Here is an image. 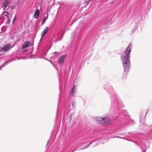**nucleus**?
<instances>
[{"mask_svg": "<svg viewBox=\"0 0 152 152\" xmlns=\"http://www.w3.org/2000/svg\"><path fill=\"white\" fill-rule=\"evenodd\" d=\"M119 134L120 135H123V136H125V134H124V133H120V134Z\"/></svg>", "mask_w": 152, "mask_h": 152, "instance_id": "nucleus-30", "label": "nucleus"}, {"mask_svg": "<svg viewBox=\"0 0 152 152\" xmlns=\"http://www.w3.org/2000/svg\"><path fill=\"white\" fill-rule=\"evenodd\" d=\"M113 2H114V1H112V2H111V4H113Z\"/></svg>", "mask_w": 152, "mask_h": 152, "instance_id": "nucleus-38", "label": "nucleus"}, {"mask_svg": "<svg viewBox=\"0 0 152 152\" xmlns=\"http://www.w3.org/2000/svg\"><path fill=\"white\" fill-rule=\"evenodd\" d=\"M76 86L74 85L72 88L70 93V95L73 97H74L76 94Z\"/></svg>", "mask_w": 152, "mask_h": 152, "instance_id": "nucleus-9", "label": "nucleus"}, {"mask_svg": "<svg viewBox=\"0 0 152 152\" xmlns=\"http://www.w3.org/2000/svg\"><path fill=\"white\" fill-rule=\"evenodd\" d=\"M96 120L100 124L105 126H107L111 123V121L109 117L106 115L104 117H96Z\"/></svg>", "mask_w": 152, "mask_h": 152, "instance_id": "nucleus-3", "label": "nucleus"}, {"mask_svg": "<svg viewBox=\"0 0 152 152\" xmlns=\"http://www.w3.org/2000/svg\"><path fill=\"white\" fill-rule=\"evenodd\" d=\"M50 10H49L48 8L47 9V12L48 14L50 12Z\"/></svg>", "mask_w": 152, "mask_h": 152, "instance_id": "nucleus-27", "label": "nucleus"}, {"mask_svg": "<svg viewBox=\"0 0 152 152\" xmlns=\"http://www.w3.org/2000/svg\"><path fill=\"white\" fill-rule=\"evenodd\" d=\"M95 141H94L90 142L88 145H87L86 146V145H84L82 146H81V145H80L77 148H76L72 152H74L75 151H79L80 150H82L86 149L88 148L90 145H91L92 143L94 142Z\"/></svg>", "mask_w": 152, "mask_h": 152, "instance_id": "nucleus-6", "label": "nucleus"}, {"mask_svg": "<svg viewBox=\"0 0 152 152\" xmlns=\"http://www.w3.org/2000/svg\"><path fill=\"white\" fill-rule=\"evenodd\" d=\"M63 36V34L62 35V36L60 38H59V39H57L55 40L54 41V42L55 43H56L57 42H58V41H60V40H61L62 39Z\"/></svg>", "mask_w": 152, "mask_h": 152, "instance_id": "nucleus-21", "label": "nucleus"}, {"mask_svg": "<svg viewBox=\"0 0 152 152\" xmlns=\"http://www.w3.org/2000/svg\"><path fill=\"white\" fill-rule=\"evenodd\" d=\"M50 63H51V64H52V61H50Z\"/></svg>", "mask_w": 152, "mask_h": 152, "instance_id": "nucleus-41", "label": "nucleus"}, {"mask_svg": "<svg viewBox=\"0 0 152 152\" xmlns=\"http://www.w3.org/2000/svg\"><path fill=\"white\" fill-rule=\"evenodd\" d=\"M20 59V58H14V59H12V60H10L9 61H7V62H4V63L1 66V67H2V68H3V67H4L5 66H6L8 64L10 63V62H11L13 61H14L16 59Z\"/></svg>", "mask_w": 152, "mask_h": 152, "instance_id": "nucleus-13", "label": "nucleus"}, {"mask_svg": "<svg viewBox=\"0 0 152 152\" xmlns=\"http://www.w3.org/2000/svg\"><path fill=\"white\" fill-rule=\"evenodd\" d=\"M112 137L113 138H121V139H124V137H119L118 136H113Z\"/></svg>", "mask_w": 152, "mask_h": 152, "instance_id": "nucleus-25", "label": "nucleus"}, {"mask_svg": "<svg viewBox=\"0 0 152 152\" xmlns=\"http://www.w3.org/2000/svg\"><path fill=\"white\" fill-rule=\"evenodd\" d=\"M66 55H62L59 58L58 62L59 64H64V60L66 58Z\"/></svg>", "mask_w": 152, "mask_h": 152, "instance_id": "nucleus-8", "label": "nucleus"}, {"mask_svg": "<svg viewBox=\"0 0 152 152\" xmlns=\"http://www.w3.org/2000/svg\"><path fill=\"white\" fill-rule=\"evenodd\" d=\"M77 77H76V78H75V81H77Z\"/></svg>", "mask_w": 152, "mask_h": 152, "instance_id": "nucleus-34", "label": "nucleus"}, {"mask_svg": "<svg viewBox=\"0 0 152 152\" xmlns=\"http://www.w3.org/2000/svg\"><path fill=\"white\" fill-rule=\"evenodd\" d=\"M70 97V96H69L68 97V99H69V98Z\"/></svg>", "mask_w": 152, "mask_h": 152, "instance_id": "nucleus-43", "label": "nucleus"}, {"mask_svg": "<svg viewBox=\"0 0 152 152\" xmlns=\"http://www.w3.org/2000/svg\"><path fill=\"white\" fill-rule=\"evenodd\" d=\"M147 148H146L145 149V151L144 152H146V150H147Z\"/></svg>", "mask_w": 152, "mask_h": 152, "instance_id": "nucleus-35", "label": "nucleus"}, {"mask_svg": "<svg viewBox=\"0 0 152 152\" xmlns=\"http://www.w3.org/2000/svg\"><path fill=\"white\" fill-rule=\"evenodd\" d=\"M53 54H55L56 55L58 54V53L56 52H55L53 53Z\"/></svg>", "mask_w": 152, "mask_h": 152, "instance_id": "nucleus-31", "label": "nucleus"}, {"mask_svg": "<svg viewBox=\"0 0 152 152\" xmlns=\"http://www.w3.org/2000/svg\"><path fill=\"white\" fill-rule=\"evenodd\" d=\"M90 3V2L89 0H85L84 4H86V6H87Z\"/></svg>", "mask_w": 152, "mask_h": 152, "instance_id": "nucleus-22", "label": "nucleus"}, {"mask_svg": "<svg viewBox=\"0 0 152 152\" xmlns=\"http://www.w3.org/2000/svg\"><path fill=\"white\" fill-rule=\"evenodd\" d=\"M98 144H96V145H93V147H95V146H97V145H98Z\"/></svg>", "mask_w": 152, "mask_h": 152, "instance_id": "nucleus-32", "label": "nucleus"}, {"mask_svg": "<svg viewBox=\"0 0 152 152\" xmlns=\"http://www.w3.org/2000/svg\"><path fill=\"white\" fill-rule=\"evenodd\" d=\"M127 75L124 74L123 75L122 77V79L123 80H125L126 79V76Z\"/></svg>", "mask_w": 152, "mask_h": 152, "instance_id": "nucleus-24", "label": "nucleus"}, {"mask_svg": "<svg viewBox=\"0 0 152 152\" xmlns=\"http://www.w3.org/2000/svg\"><path fill=\"white\" fill-rule=\"evenodd\" d=\"M8 10V9H6L7 10Z\"/></svg>", "mask_w": 152, "mask_h": 152, "instance_id": "nucleus-44", "label": "nucleus"}, {"mask_svg": "<svg viewBox=\"0 0 152 152\" xmlns=\"http://www.w3.org/2000/svg\"><path fill=\"white\" fill-rule=\"evenodd\" d=\"M6 19L7 20V21L6 22V24L7 25L9 24L10 23V18L9 17L6 18Z\"/></svg>", "mask_w": 152, "mask_h": 152, "instance_id": "nucleus-20", "label": "nucleus"}, {"mask_svg": "<svg viewBox=\"0 0 152 152\" xmlns=\"http://www.w3.org/2000/svg\"><path fill=\"white\" fill-rule=\"evenodd\" d=\"M2 67H1V66H0V70L1 69Z\"/></svg>", "mask_w": 152, "mask_h": 152, "instance_id": "nucleus-37", "label": "nucleus"}, {"mask_svg": "<svg viewBox=\"0 0 152 152\" xmlns=\"http://www.w3.org/2000/svg\"><path fill=\"white\" fill-rule=\"evenodd\" d=\"M147 113L145 114L143 111H141L140 112L139 117L140 119V122L142 123V126L143 127L145 124V121L146 119V115Z\"/></svg>", "mask_w": 152, "mask_h": 152, "instance_id": "nucleus-5", "label": "nucleus"}, {"mask_svg": "<svg viewBox=\"0 0 152 152\" xmlns=\"http://www.w3.org/2000/svg\"><path fill=\"white\" fill-rule=\"evenodd\" d=\"M103 89L109 94L110 100L111 104L110 112L112 114L116 117L118 120L119 118H123L124 121H126L125 117L127 116V113L126 110H122L124 105L122 101L117 98L113 86L109 83L105 84L103 86Z\"/></svg>", "mask_w": 152, "mask_h": 152, "instance_id": "nucleus-1", "label": "nucleus"}, {"mask_svg": "<svg viewBox=\"0 0 152 152\" xmlns=\"http://www.w3.org/2000/svg\"><path fill=\"white\" fill-rule=\"evenodd\" d=\"M49 140H48V141H47V143H48L49 142Z\"/></svg>", "mask_w": 152, "mask_h": 152, "instance_id": "nucleus-39", "label": "nucleus"}, {"mask_svg": "<svg viewBox=\"0 0 152 152\" xmlns=\"http://www.w3.org/2000/svg\"><path fill=\"white\" fill-rule=\"evenodd\" d=\"M58 110L57 111V114H56V117H57V116H58Z\"/></svg>", "mask_w": 152, "mask_h": 152, "instance_id": "nucleus-33", "label": "nucleus"}, {"mask_svg": "<svg viewBox=\"0 0 152 152\" xmlns=\"http://www.w3.org/2000/svg\"><path fill=\"white\" fill-rule=\"evenodd\" d=\"M6 30H7V29L6 28H4L3 30L1 29V32L3 33L4 32H5L6 31Z\"/></svg>", "mask_w": 152, "mask_h": 152, "instance_id": "nucleus-26", "label": "nucleus"}, {"mask_svg": "<svg viewBox=\"0 0 152 152\" xmlns=\"http://www.w3.org/2000/svg\"><path fill=\"white\" fill-rule=\"evenodd\" d=\"M31 45V42L28 41L25 42L22 45V48L24 49Z\"/></svg>", "mask_w": 152, "mask_h": 152, "instance_id": "nucleus-11", "label": "nucleus"}, {"mask_svg": "<svg viewBox=\"0 0 152 152\" xmlns=\"http://www.w3.org/2000/svg\"><path fill=\"white\" fill-rule=\"evenodd\" d=\"M49 28L48 27H46L43 30V31L41 33V37L40 40H41L42 38L46 34Z\"/></svg>", "mask_w": 152, "mask_h": 152, "instance_id": "nucleus-12", "label": "nucleus"}, {"mask_svg": "<svg viewBox=\"0 0 152 152\" xmlns=\"http://www.w3.org/2000/svg\"><path fill=\"white\" fill-rule=\"evenodd\" d=\"M60 78H59V84H60V88L59 89L60 90L61 89V83H60Z\"/></svg>", "mask_w": 152, "mask_h": 152, "instance_id": "nucleus-28", "label": "nucleus"}, {"mask_svg": "<svg viewBox=\"0 0 152 152\" xmlns=\"http://www.w3.org/2000/svg\"><path fill=\"white\" fill-rule=\"evenodd\" d=\"M9 1L8 0H4L3 1V5L2 6V8L3 10H5L9 3Z\"/></svg>", "mask_w": 152, "mask_h": 152, "instance_id": "nucleus-10", "label": "nucleus"}, {"mask_svg": "<svg viewBox=\"0 0 152 152\" xmlns=\"http://www.w3.org/2000/svg\"><path fill=\"white\" fill-rule=\"evenodd\" d=\"M73 117V114H70V115H69L68 117V119L69 121H71Z\"/></svg>", "mask_w": 152, "mask_h": 152, "instance_id": "nucleus-18", "label": "nucleus"}, {"mask_svg": "<svg viewBox=\"0 0 152 152\" xmlns=\"http://www.w3.org/2000/svg\"><path fill=\"white\" fill-rule=\"evenodd\" d=\"M48 13H47L46 16H44L43 17V19L42 20V23H41L42 25H43L45 23L46 20L48 18Z\"/></svg>", "mask_w": 152, "mask_h": 152, "instance_id": "nucleus-16", "label": "nucleus"}, {"mask_svg": "<svg viewBox=\"0 0 152 152\" xmlns=\"http://www.w3.org/2000/svg\"><path fill=\"white\" fill-rule=\"evenodd\" d=\"M132 48V45L129 44L125 49L124 55L121 56L124 74H127L131 67L130 58Z\"/></svg>", "mask_w": 152, "mask_h": 152, "instance_id": "nucleus-2", "label": "nucleus"}, {"mask_svg": "<svg viewBox=\"0 0 152 152\" xmlns=\"http://www.w3.org/2000/svg\"><path fill=\"white\" fill-rule=\"evenodd\" d=\"M4 16L6 17V18L9 17V15H10V13L8 12L5 11L4 12Z\"/></svg>", "mask_w": 152, "mask_h": 152, "instance_id": "nucleus-19", "label": "nucleus"}, {"mask_svg": "<svg viewBox=\"0 0 152 152\" xmlns=\"http://www.w3.org/2000/svg\"><path fill=\"white\" fill-rule=\"evenodd\" d=\"M93 0H89V1L90 2H91V1H93Z\"/></svg>", "mask_w": 152, "mask_h": 152, "instance_id": "nucleus-36", "label": "nucleus"}, {"mask_svg": "<svg viewBox=\"0 0 152 152\" xmlns=\"http://www.w3.org/2000/svg\"><path fill=\"white\" fill-rule=\"evenodd\" d=\"M45 59L48 61H49L47 59V58H45Z\"/></svg>", "mask_w": 152, "mask_h": 152, "instance_id": "nucleus-40", "label": "nucleus"}, {"mask_svg": "<svg viewBox=\"0 0 152 152\" xmlns=\"http://www.w3.org/2000/svg\"><path fill=\"white\" fill-rule=\"evenodd\" d=\"M16 18H17L16 15H15V16H14V18L13 19V21H12V23L13 24H14L15 23V21L16 20Z\"/></svg>", "mask_w": 152, "mask_h": 152, "instance_id": "nucleus-23", "label": "nucleus"}, {"mask_svg": "<svg viewBox=\"0 0 152 152\" xmlns=\"http://www.w3.org/2000/svg\"><path fill=\"white\" fill-rule=\"evenodd\" d=\"M140 13H138L135 16V22L136 23V25H135L134 27L132 28V31L131 32V34H133L136 29L138 28V26L137 24L138 23L140 20Z\"/></svg>", "mask_w": 152, "mask_h": 152, "instance_id": "nucleus-4", "label": "nucleus"}, {"mask_svg": "<svg viewBox=\"0 0 152 152\" xmlns=\"http://www.w3.org/2000/svg\"><path fill=\"white\" fill-rule=\"evenodd\" d=\"M130 121H132V124H134L135 123L134 121L132 120H130Z\"/></svg>", "mask_w": 152, "mask_h": 152, "instance_id": "nucleus-29", "label": "nucleus"}, {"mask_svg": "<svg viewBox=\"0 0 152 152\" xmlns=\"http://www.w3.org/2000/svg\"><path fill=\"white\" fill-rule=\"evenodd\" d=\"M10 47V44L5 45L1 48L0 51L2 52L7 51Z\"/></svg>", "mask_w": 152, "mask_h": 152, "instance_id": "nucleus-7", "label": "nucleus"}, {"mask_svg": "<svg viewBox=\"0 0 152 152\" xmlns=\"http://www.w3.org/2000/svg\"><path fill=\"white\" fill-rule=\"evenodd\" d=\"M75 102H70L69 104V107H68V108H70L71 107V105H72V107L74 108L75 107L74 105Z\"/></svg>", "mask_w": 152, "mask_h": 152, "instance_id": "nucleus-17", "label": "nucleus"}, {"mask_svg": "<svg viewBox=\"0 0 152 152\" xmlns=\"http://www.w3.org/2000/svg\"><path fill=\"white\" fill-rule=\"evenodd\" d=\"M5 26H3V27H5Z\"/></svg>", "mask_w": 152, "mask_h": 152, "instance_id": "nucleus-42", "label": "nucleus"}, {"mask_svg": "<svg viewBox=\"0 0 152 152\" xmlns=\"http://www.w3.org/2000/svg\"><path fill=\"white\" fill-rule=\"evenodd\" d=\"M40 15V11L39 9L37 10L35 12L34 16L35 19H37L39 17Z\"/></svg>", "mask_w": 152, "mask_h": 152, "instance_id": "nucleus-14", "label": "nucleus"}, {"mask_svg": "<svg viewBox=\"0 0 152 152\" xmlns=\"http://www.w3.org/2000/svg\"><path fill=\"white\" fill-rule=\"evenodd\" d=\"M143 127H145L147 128H149L151 129H152V131L151 132V134H150V135H149L148 137L150 139H152V125L150 126H149L147 124H145L144 125V126H143Z\"/></svg>", "mask_w": 152, "mask_h": 152, "instance_id": "nucleus-15", "label": "nucleus"}]
</instances>
